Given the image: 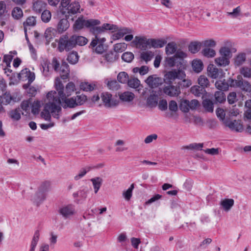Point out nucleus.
<instances>
[{"label":"nucleus","instance_id":"nucleus-1","mask_svg":"<svg viewBox=\"0 0 251 251\" xmlns=\"http://www.w3.org/2000/svg\"><path fill=\"white\" fill-rule=\"evenodd\" d=\"M186 77L185 72L172 70L166 73L164 75V81L167 84L163 88V91L164 94L170 97H177L181 93L180 88L177 83L176 85H173V82L176 79H182Z\"/></svg>","mask_w":251,"mask_h":251},{"label":"nucleus","instance_id":"nucleus-2","mask_svg":"<svg viewBox=\"0 0 251 251\" xmlns=\"http://www.w3.org/2000/svg\"><path fill=\"white\" fill-rule=\"evenodd\" d=\"M54 87L57 93L55 91H51L50 93H52L51 96H53L54 102L56 104L61 105L64 109L72 108L77 106L74 97L67 98L68 97L64 95V85L59 77L55 79Z\"/></svg>","mask_w":251,"mask_h":251},{"label":"nucleus","instance_id":"nucleus-3","mask_svg":"<svg viewBox=\"0 0 251 251\" xmlns=\"http://www.w3.org/2000/svg\"><path fill=\"white\" fill-rule=\"evenodd\" d=\"M52 94V93L50 92L47 94V100L48 101L45 105L44 109L41 113L42 117L46 121L50 120V113L53 118L59 119L62 109L60 105L56 104L54 102V98L53 96H51Z\"/></svg>","mask_w":251,"mask_h":251},{"label":"nucleus","instance_id":"nucleus-4","mask_svg":"<svg viewBox=\"0 0 251 251\" xmlns=\"http://www.w3.org/2000/svg\"><path fill=\"white\" fill-rule=\"evenodd\" d=\"M167 44L165 39H147L145 37L135 36L131 42V44L136 46H141L143 49L147 48H161Z\"/></svg>","mask_w":251,"mask_h":251},{"label":"nucleus","instance_id":"nucleus-5","mask_svg":"<svg viewBox=\"0 0 251 251\" xmlns=\"http://www.w3.org/2000/svg\"><path fill=\"white\" fill-rule=\"evenodd\" d=\"M100 22L97 19L85 20L83 16L78 17L74 24V28L75 30H80L84 27L89 28L90 30L94 26L100 25Z\"/></svg>","mask_w":251,"mask_h":251},{"label":"nucleus","instance_id":"nucleus-6","mask_svg":"<svg viewBox=\"0 0 251 251\" xmlns=\"http://www.w3.org/2000/svg\"><path fill=\"white\" fill-rule=\"evenodd\" d=\"M220 56L215 60L216 64L220 66H226L229 63V59L232 56L230 48L226 47H222L220 50Z\"/></svg>","mask_w":251,"mask_h":251},{"label":"nucleus","instance_id":"nucleus-7","mask_svg":"<svg viewBox=\"0 0 251 251\" xmlns=\"http://www.w3.org/2000/svg\"><path fill=\"white\" fill-rule=\"evenodd\" d=\"M73 36L70 38L67 35H63L59 38L57 49L60 52L64 50L68 51L75 47Z\"/></svg>","mask_w":251,"mask_h":251},{"label":"nucleus","instance_id":"nucleus-8","mask_svg":"<svg viewBox=\"0 0 251 251\" xmlns=\"http://www.w3.org/2000/svg\"><path fill=\"white\" fill-rule=\"evenodd\" d=\"M94 35L95 38L91 41L90 46L96 53L101 54L105 50L104 43L105 42L106 39L104 37L100 38L98 35Z\"/></svg>","mask_w":251,"mask_h":251},{"label":"nucleus","instance_id":"nucleus-9","mask_svg":"<svg viewBox=\"0 0 251 251\" xmlns=\"http://www.w3.org/2000/svg\"><path fill=\"white\" fill-rule=\"evenodd\" d=\"M224 124L232 131L242 132L244 130L243 125L241 120L231 121L229 119H226L224 121Z\"/></svg>","mask_w":251,"mask_h":251},{"label":"nucleus","instance_id":"nucleus-10","mask_svg":"<svg viewBox=\"0 0 251 251\" xmlns=\"http://www.w3.org/2000/svg\"><path fill=\"white\" fill-rule=\"evenodd\" d=\"M20 100V99L18 97L17 94L11 95L8 92H6L0 97V102L3 105L14 103Z\"/></svg>","mask_w":251,"mask_h":251},{"label":"nucleus","instance_id":"nucleus-11","mask_svg":"<svg viewBox=\"0 0 251 251\" xmlns=\"http://www.w3.org/2000/svg\"><path fill=\"white\" fill-rule=\"evenodd\" d=\"M118 27L114 25H111L109 24H104L101 26H94L92 29H90V32L94 35H99L103 32H104L107 30L117 29Z\"/></svg>","mask_w":251,"mask_h":251},{"label":"nucleus","instance_id":"nucleus-12","mask_svg":"<svg viewBox=\"0 0 251 251\" xmlns=\"http://www.w3.org/2000/svg\"><path fill=\"white\" fill-rule=\"evenodd\" d=\"M102 101L104 103V105L107 107H111L117 106L119 103V101L116 99L112 98V95L108 92H103L101 94Z\"/></svg>","mask_w":251,"mask_h":251},{"label":"nucleus","instance_id":"nucleus-13","mask_svg":"<svg viewBox=\"0 0 251 251\" xmlns=\"http://www.w3.org/2000/svg\"><path fill=\"white\" fill-rule=\"evenodd\" d=\"M75 212V207L72 204L63 206L59 209V213L65 219L69 218L70 216L73 215Z\"/></svg>","mask_w":251,"mask_h":251},{"label":"nucleus","instance_id":"nucleus-14","mask_svg":"<svg viewBox=\"0 0 251 251\" xmlns=\"http://www.w3.org/2000/svg\"><path fill=\"white\" fill-rule=\"evenodd\" d=\"M174 56L176 58L179 64L176 65L177 69L173 70L184 72V70L185 69L186 66L183 58L186 56V53L183 51H177Z\"/></svg>","mask_w":251,"mask_h":251},{"label":"nucleus","instance_id":"nucleus-15","mask_svg":"<svg viewBox=\"0 0 251 251\" xmlns=\"http://www.w3.org/2000/svg\"><path fill=\"white\" fill-rule=\"evenodd\" d=\"M208 75L212 78H222L223 76V72L222 69L219 70L213 64H209L207 67Z\"/></svg>","mask_w":251,"mask_h":251},{"label":"nucleus","instance_id":"nucleus-16","mask_svg":"<svg viewBox=\"0 0 251 251\" xmlns=\"http://www.w3.org/2000/svg\"><path fill=\"white\" fill-rule=\"evenodd\" d=\"M19 78L20 79L26 78L28 79V83L30 84L34 80L35 76L33 72H31L28 69L25 68L22 70L19 73Z\"/></svg>","mask_w":251,"mask_h":251},{"label":"nucleus","instance_id":"nucleus-17","mask_svg":"<svg viewBox=\"0 0 251 251\" xmlns=\"http://www.w3.org/2000/svg\"><path fill=\"white\" fill-rule=\"evenodd\" d=\"M133 30L132 29L127 27H124L118 30V31L115 33H114L112 36V39L113 40H117L119 39H121L124 35L127 34H130L132 33Z\"/></svg>","mask_w":251,"mask_h":251},{"label":"nucleus","instance_id":"nucleus-18","mask_svg":"<svg viewBox=\"0 0 251 251\" xmlns=\"http://www.w3.org/2000/svg\"><path fill=\"white\" fill-rule=\"evenodd\" d=\"M146 82L151 87H156L162 83V79L160 77L150 75L146 80Z\"/></svg>","mask_w":251,"mask_h":251},{"label":"nucleus","instance_id":"nucleus-19","mask_svg":"<svg viewBox=\"0 0 251 251\" xmlns=\"http://www.w3.org/2000/svg\"><path fill=\"white\" fill-rule=\"evenodd\" d=\"M80 6L78 2H73L69 4L67 7V10H68V13L69 15H66L68 17V19H69V16L70 15H74L77 13H80Z\"/></svg>","mask_w":251,"mask_h":251},{"label":"nucleus","instance_id":"nucleus-20","mask_svg":"<svg viewBox=\"0 0 251 251\" xmlns=\"http://www.w3.org/2000/svg\"><path fill=\"white\" fill-rule=\"evenodd\" d=\"M70 75L69 66L65 61H62L60 66V77L62 79H67Z\"/></svg>","mask_w":251,"mask_h":251},{"label":"nucleus","instance_id":"nucleus-21","mask_svg":"<svg viewBox=\"0 0 251 251\" xmlns=\"http://www.w3.org/2000/svg\"><path fill=\"white\" fill-rule=\"evenodd\" d=\"M158 104V95L156 92L152 91V94L147 99V104L151 107H154Z\"/></svg>","mask_w":251,"mask_h":251},{"label":"nucleus","instance_id":"nucleus-22","mask_svg":"<svg viewBox=\"0 0 251 251\" xmlns=\"http://www.w3.org/2000/svg\"><path fill=\"white\" fill-rule=\"evenodd\" d=\"M119 55L114 51H110L107 52L104 56L103 59L107 62L112 63L115 62L119 58Z\"/></svg>","mask_w":251,"mask_h":251},{"label":"nucleus","instance_id":"nucleus-23","mask_svg":"<svg viewBox=\"0 0 251 251\" xmlns=\"http://www.w3.org/2000/svg\"><path fill=\"white\" fill-rule=\"evenodd\" d=\"M69 25L67 19H62L58 23L57 30L59 33H62L69 28Z\"/></svg>","mask_w":251,"mask_h":251},{"label":"nucleus","instance_id":"nucleus-24","mask_svg":"<svg viewBox=\"0 0 251 251\" xmlns=\"http://www.w3.org/2000/svg\"><path fill=\"white\" fill-rule=\"evenodd\" d=\"M246 60V54L244 52L238 53L234 59V65L235 67H239L243 65Z\"/></svg>","mask_w":251,"mask_h":251},{"label":"nucleus","instance_id":"nucleus-25","mask_svg":"<svg viewBox=\"0 0 251 251\" xmlns=\"http://www.w3.org/2000/svg\"><path fill=\"white\" fill-rule=\"evenodd\" d=\"M57 33V30L52 27H49L46 30L44 36L45 38L49 44L51 39L55 37Z\"/></svg>","mask_w":251,"mask_h":251},{"label":"nucleus","instance_id":"nucleus-26","mask_svg":"<svg viewBox=\"0 0 251 251\" xmlns=\"http://www.w3.org/2000/svg\"><path fill=\"white\" fill-rule=\"evenodd\" d=\"M90 181L92 182L93 186L94 187V192L95 194H97L99 190H100L102 182L103 179L100 177H95L92 178L90 179Z\"/></svg>","mask_w":251,"mask_h":251},{"label":"nucleus","instance_id":"nucleus-27","mask_svg":"<svg viewBox=\"0 0 251 251\" xmlns=\"http://www.w3.org/2000/svg\"><path fill=\"white\" fill-rule=\"evenodd\" d=\"M42 66L43 75L46 77L49 76L52 72V69L50 63L46 61L42 64Z\"/></svg>","mask_w":251,"mask_h":251},{"label":"nucleus","instance_id":"nucleus-28","mask_svg":"<svg viewBox=\"0 0 251 251\" xmlns=\"http://www.w3.org/2000/svg\"><path fill=\"white\" fill-rule=\"evenodd\" d=\"M242 77L240 75H238L237 79L229 78L228 79V87L239 88L240 84H242Z\"/></svg>","mask_w":251,"mask_h":251},{"label":"nucleus","instance_id":"nucleus-29","mask_svg":"<svg viewBox=\"0 0 251 251\" xmlns=\"http://www.w3.org/2000/svg\"><path fill=\"white\" fill-rule=\"evenodd\" d=\"M135 97L134 94L128 91L125 92L119 95L120 99L125 102H130L132 101Z\"/></svg>","mask_w":251,"mask_h":251},{"label":"nucleus","instance_id":"nucleus-30","mask_svg":"<svg viewBox=\"0 0 251 251\" xmlns=\"http://www.w3.org/2000/svg\"><path fill=\"white\" fill-rule=\"evenodd\" d=\"M73 37H74V42L75 44V47L76 45L78 46H84L86 45L88 42V40L87 38L83 36H78L76 35H72Z\"/></svg>","mask_w":251,"mask_h":251},{"label":"nucleus","instance_id":"nucleus-31","mask_svg":"<svg viewBox=\"0 0 251 251\" xmlns=\"http://www.w3.org/2000/svg\"><path fill=\"white\" fill-rule=\"evenodd\" d=\"M234 200L232 199H225L221 201L220 204L224 210H229L234 205Z\"/></svg>","mask_w":251,"mask_h":251},{"label":"nucleus","instance_id":"nucleus-32","mask_svg":"<svg viewBox=\"0 0 251 251\" xmlns=\"http://www.w3.org/2000/svg\"><path fill=\"white\" fill-rule=\"evenodd\" d=\"M46 3L42 0H37L33 3V9L37 13H40L43 10H45Z\"/></svg>","mask_w":251,"mask_h":251},{"label":"nucleus","instance_id":"nucleus-33","mask_svg":"<svg viewBox=\"0 0 251 251\" xmlns=\"http://www.w3.org/2000/svg\"><path fill=\"white\" fill-rule=\"evenodd\" d=\"M95 167L92 166H86L85 167L81 168L79 173L74 177V179L75 180H78L83 177L87 173L89 172L92 169H94Z\"/></svg>","mask_w":251,"mask_h":251},{"label":"nucleus","instance_id":"nucleus-34","mask_svg":"<svg viewBox=\"0 0 251 251\" xmlns=\"http://www.w3.org/2000/svg\"><path fill=\"white\" fill-rule=\"evenodd\" d=\"M21 110L18 107L15 109L12 110L9 112V116L13 120L15 121H19L21 117Z\"/></svg>","mask_w":251,"mask_h":251},{"label":"nucleus","instance_id":"nucleus-35","mask_svg":"<svg viewBox=\"0 0 251 251\" xmlns=\"http://www.w3.org/2000/svg\"><path fill=\"white\" fill-rule=\"evenodd\" d=\"M88 191L86 189H83L79 191V199H76L75 202L77 204L82 203L86 199L87 197Z\"/></svg>","mask_w":251,"mask_h":251},{"label":"nucleus","instance_id":"nucleus-36","mask_svg":"<svg viewBox=\"0 0 251 251\" xmlns=\"http://www.w3.org/2000/svg\"><path fill=\"white\" fill-rule=\"evenodd\" d=\"M40 233L39 230H36L34 233L33 237L30 244V248L29 251H35V248L39 241Z\"/></svg>","mask_w":251,"mask_h":251},{"label":"nucleus","instance_id":"nucleus-37","mask_svg":"<svg viewBox=\"0 0 251 251\" xmlns=\"http://www.w3.org/2000/svg\"><path fill=\"white\" fill-rule=\"evenodd\" d=\"M215 87L220 90V91L223 92L224 91H226L228 89V80L227 82L225 81V80H218L215 82Z\"/></svg>","mask_w":251,"mask_h":251},{"label":"nucleus","instance_id":"nucleus-38","mask_svg":"<svg viewBox=\"0 0 251 251\" xmlns=\"http://www.w3.org/2000/svg\"><path fill=\"white\" fill-rule=\"evenodd\" d=\"M201 47V43L200 42H191L188 46V50L191 53H196L200 50Z\"/></svg>","mask_w":251,"mask_h":251},{"label":"nucleus","instance_id":"nucleus-39","mask_svg":"<svg viewBox=\"0 0 251 251\" xmlns=\"http://www.w3.org/2000/svg\"><path fill=\"white\" fill-rule=\"evenodd\" d=\"M194 71L196 73L201 72L203 69V63L201 60H194L192 63Z\"/></svg>","mask_w":251,"mask_h":251},{"label":"nucleus","instance_id":"nucleus-40","mask_svg":"<svg viewBox=\"0 0 251 251\" xmlns=\"http://www.w3.org/2000/svg\"><path fill=\"white\" fill-rule=\"evenodd\" d=\"M75 90V84L73 82H70L66 85L65 88H64V95L69 97Z\"/></svg>","mask_w":251,"mask_h":251},{"label":"nucleus","instance_id":"nucleus-41","mask_svg":"<svg viewBox=\"0 0 251 251\" xmlns=\"http://www.w3.org/2000/svg\"><path fill=\"white\" fill-rule=\"evenodd\" d=\"M80 89L84 91L90 92L94 90L96 85L94 83H90L88 82H82L80 85Z\"/></svg>","mask_w":251,"mask_h":251},{"label":"nucleus","instance_id":"nucleus-42","mask_svg":"<svg viewBox=\"0 0 251 251\" xmlns=\"http://www.w3.org/2000/svg\"><path fill=\"white\" fill-rule=\"evenodd\" d=\"M213 102L209 99L204 100L202 101V105L205 110L208 112L213 111Z\"/></svg>","mask_w":251,"mask_h":251},{"label":"nucleus","instance_id":"nucleus-43","mask_svg":"<svg viewBox=\"0 0 251 251\" xmlns=\"http://www.w3.org/2000/svg\"><path fill=\"white\" fill-rule=\"evenodd\" d=\"M215 100L216 102L222 103L226 101V96L224 92L218 91L214 94Z\"/></svg>","mask_w":251,"mask_h":251},{"label":"nucleus","instance_id":"nucleus-44","mask_svg":"<svg viewBox=\"0 0 251 251\" xmlns=\"http://www.w3.org/2000/svg\"><path fill=\"white\" fill-rule=\"evenodd\" d=\"M107 87L111 90H118L120 85L118 82L115 79H106L105 80Z\"/></svg>","mask_w":251,"mask_h":251},{"label":"nucleus","instance_id":"nucleus-45","mask_svg":"<svg viewBox=\"0 0 251 251\" xmlns=\"http://www.w3.org/2000/svg\"><path fill=\"white\" fill-rule=\"evenodd\" d=\"M45 199L43 193L40 190L38 191L32 198L34 202L36 203L37 205H38L41 202H42Z\"/></svg>","mask_w":251,"mask_h":251},{"label":"nucleus","instance_id":"nucleus-46","mask_svg":"<svg viewBox=\"0 0 251 251\" xmlns=\"http://www.w3.org/2000/svg\"><path fill=\"white\" fill-rule=\"evenodd\" d=\"M78 55L77 52L73 51L68 55L67 60L71 64H75L78 61Z\"/></svg>","mask_w":251,"mask_h":251},{"label":"nucleus","instance_id":"nucleus-47","mask_svg":"<svg viewBox=\"0 0 251 251\" xmlns=\"http://www.w3.org/2000/svg\"><path fill=\"white\" fill-rule=\"evenodd\" d=\"M176 50V45L175 42L169 43L165 48L166 53L168 55L174 53Z\"/></svg>","mask_w":251,"mask_h":251},{"label":"nucleus","instance_id":"nucleus-48","mask_svg":"<svg viewBox=\"0 0 251 251\" xmlns=\"http://www.w3.org/2000/svg\"><path fill=\"white\" fill-rule=\"evenodd\" d=\"M242 91L244 92L250 93L251 92V84L248 81L242 80V84L239 87Z\"/></svg>","mask_w":251,"mask_h":251},{"label":"nucleus","instance_id":"nucleus-49","mask_svg":"<svg viewBox=\"0 0 251 251\" xmlns=\"http://www.w3.org/2000/svg\"><path fill=\"white\" fill-rule=\"evenodd\" d=\"M128 79V75L125 72H121L117 75V80L121 83L125 84L127 83Z\"/></svg>","mask_w":251,"mask_h":251},{"label":"nucleus","instance_id":"nucleus-50","mask_svg":"<svg viewBox=\"0 0 251 251\" xmlns=\"http://www.w3.org/2000/svg\"><path fill=\"white\" fill-rule=\"evenodd\" d=\"M204 89L201 86L195 85L191 88V92L197 97H200L204 91Z\"/></svg>","mask_w":251,"mask_h":251},{"label":"nucleus","instance_id":"nucleus-51","mask_svg":"<svg viewBox=\"0 0 251 251\" xmlns=\"http://www.w3.org/2000/svg\"><path fill=\"white\" fill-rule=\"evenodd\" d=\"M189 103V100H182L179 104L180 110L184 113H187L190 109Z\"/></svg>","mask_w":251,"mask_h":251},{"label":"nucleus","instance_id":"nucleus-52","mask_svg":"<svg viewBox=\"0 0 251 251\" xmlns=\"http://www.w3.org/2000/svg\"><path fill=\"white\" fill-rule=\"evenodd\" d=\"M198 83L202 88L207 87L209 84V81L207 77L201 75L198 78Z\"/></svg>","mask_w":251,"mask_h":251},{"label":"nucleus","instance_id":"nucleus-53","mask_svg":"<svg viewBox=\"0 0 251 251\" xmlns=\"http://www.w3.org/2000/svg\"><path fill=\"white\" fill-rule=\"evenodd\" d=\"M12 15L13 17L16 19H20L23 16V12L22 9L18 7L14 8L12 11Z\"/></svg>","mask_w":251,"mask_h":251},{"label":"nucleus","instance_id":"nucleus-54","mask_svg":"<svg viewBox=\"0 0 251 251\" xmlns=\"http://www.w3.org/2000/svg\"><path fill=\"white\" fill-rule=\"evenodd\" d=\"M127 48V45L125 43H120L114 45V51L117 53L124 51Z\"/></svg>","mask_w":251,"mask_h":251},{"label":"nucleus","instance_id":"nucleus-55","mask_svg":"<svg viewBox=\"0 0 251 251\" xmlns=\"http://www.w3.org/2000/svg\"><path fill=\"white\" fill-rule=\"evenodd\" d=\"M240 74L246 78H251V68L248 67H243L240 69Z\"/></svg>","mask_w":251,"mask_h":251},{"label":"nucleus","instance_id":"nucleus-56","mask_svg":"<svg viewBox=\"0 0 251 251\" xmlns=\"http://www.w3.org/2000/svg\"><path fill=\"white\" fill-rule=\"evenodd\" d=\"M202 54L207 57H214L216 54L215 50L209 48H205L202 50Z\"/></svg>","mask_w":251,"mask_h":251},{"label":"nucleus","instance_id":"nucleus-57","mask_svg":"<svg viewBox=\"0 0 251 251\" xmlns=\"http://www.w3.org/2000/svg\"><path fill=\"white\" fill-rule=\"evenodd\" d=\"M134 58V54L131 52H126L122 55V59L124 61L130 63Z\"/></svg>","mask_w":251,"mask_h":251},{"label":"nucleus","instance_id":"nucleus-58","mask_svg":"<svg viewBox=\"0 0 251 251\" xmlns=\"http://www.w3.org/2000/svg\"><path fill=\"white\" fill-rule=\"evenodd\" d=\"M134 188V185L132 184L126 191L123 192V195L126 201H129L131 198Z\"/></svg>","mask_w":251,"mask_h":251},{"label":"nucleus","instance_id":"nucleus-59","mask_svg":"<svg viewBox=\"0 0 251 251\" xmlns=\"http://www.w3.org/2000/svg\"><path fill=\"white\" fill-rule=\"evenodd\" d=\"M51 16V13L50 11L44 10L41 14V18L44 23H48L50 21Z\"/></svg>","mask_w":251,"mask_h":251},{"label":"nucleus","instance_id":"nucleus-60","mask_svg":"<svg viewBox=\"0 0 251 251\" xmlns=\"http://www.w3.org/2000/svg\"><path fill=\"white\" fill-rule=\"evenodd\" d=\"M154 54L151 51H148L146 52H143L141 54V58L145 60L146 62L151 60L153 57Z\"/></svg>","mask_w":251,"mask_h":251},{"label":"nucleus","instance_id":"nucleus-61","mask_svg":"<svg viewBox=\"0 0 251 251\" xmlns=\"http://www.w3.org/2000/svg\"><path fill=\"white\" fill-rule=\"evenodd\" d=\"M127 84L131 88H137L140 84V81L137 78H131L128 79V80L127 81Z\"/></svg>","mask_w":251,"mask_h":251},{"label":"nucleus","instance_id":"nucleus-62","mask_svg":"<svg viewBox=\"0 0 251 251\" xmlns=\"http://www.w3.org/2000/svg\"><path fill=\"white\" fill-rule=\"evenodd\" d=\"M166 63L170 67H173L174 66H176L178 64V62H177L176 58L174 55L172 57H167L165 59Z\"/></svg>","mask_w":251,"mask_h":251},{"label":"nucleus","instance_id":"nucleus-63","mask_svg":"<svg viewBox=\"0 0 251 251\" xmlns=\"http://www.w3.org/2000/svg\"><path fill=\"white\" fill-rule=\"evenodd\" d=\"M203 143H192L184 147L186 149L196 150H202L203 148Z\"/></svg>","mask_w":251,"mask_h":251},{"label":"nucleus","instance_id":"nucleus-64","mask_svg":"<svg viewBox=\"0 0 251 251\" xmlns=\"http://www.w3.org/2000/svg\"><path fill=\"white\" fill-rule=\"evenodd\" d=\"M41 106L40 102L39 101H34L31 106V112L34 115L38 114L39 112V109Z\"/></svg>","mask_w":251,"mask_h":251}]
</instances>
